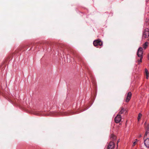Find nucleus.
<instances>
[{"label":"nucleus","instance_id":"nucleus-1","mask_svg":"<svg viewBox=\"0 0 149 149\" xmlns=\"http://www.w3.org/2000/svg\"><path fill=\"white\" fill-rule=\"evenodd\" d=\"M143 49L142 47H140L139 48L138 52L137 53V55L138 57H140V59H137V61L138 64H139L142 61V59L143 57Z\"/></svg>","mask_w":149,"mask_h":149},{"label":"nucleus","instance_id":"nucleus-2","mask_svg":"<svg viewBox=\"0 0 149 149\" xmlns=\"http://www.w3.org/2000/svg\"><path fill=\"white\" fill-rule=\"evenodd\" d=\"M149 36V29L147 28H146L144 31L143 34V38H148Z\"/></svg>","mask_w":149,"mask_h":149},{"label":"nucleus","instance_id":"nucleus-3","mask_svg":"<svg viewBox=\"0 0 149 149\" xmlns=\"http://www.w3.org/2000/svg\"><path fill=\"white\" fill-rule=\"evenodd\" d=\"M115 147V144L114 142L110 141L108 143L106 149H114Z\"/></svg>","mask_w":149,"mask_h":149},{"label":"nucleus","instance_id":"nucleus-4","mask_svg":"<svg viewBox=\"0 0 149 149\" xmlns=\"http://www.w3.org/2000/svg\"><path fill=\"white\" fill-rule=\"evenodd\" d=\"M93 45L94 46H96L97 45L102 46V42L99 40H95L93 42Z\"/></svg>","mask_w":149,"mask_h":149},{"label":"nucleus","instance_id":"nucleus-5","mask_svg":"<svg viewBox=\"0 0 149 149\" xmlns=\"http://www.w3.org/2000/svg\"><path fill=\"white\" fill-rule=\"evenodd\" d=\"M121 119V117L120 115L118 114L115 118V122L116 123H119Z\"/></svg>","mask_w":149,"mask_h":149},{"label":"nucleus","instance_id":"nucleus-6","mask_svg":"<svg viewBox=\"0 0 149 149\" xmlns=\"http://www.w3.org/2000/svg\"><path fill=\"white\" fill-rule=\"evenodd\" d=\"M131 96H132V93H131V92H128L127 94V96L126 97V99L125 100L126 102H128L130 100V99L131 98Z\"/></svg>","mask_w":149,"mask_h":149},{"label":"nucleus","instance_id":"nucleus-7","mask_svg":"<svg viewBox=\"0 0 149 149\" xmlns=\"http://www.w3.org/2000/svg\"><path fill=\"white\" fill-rule=\"evenodd\" d=\"M6 87L5 81H3L1 82L0 84V90L3 89Z\"/></svg>","mask_w":149,"mask_h":149},{"label":"nucleus","instance_id":"nucleus-8","mask_svg":"<svg viewBox=\"0 0 149 149\" xmlns=\"http://www.w3.org/2000/svg\"><path fill=\"white\" fill-rule=\"evenodd\" d=\"M6 98L10 102L12 103H14V100L12 96H6Z\"/></svg>","mask_w":149,"mask_h":149},{"label":"nucleus","instance_id":"nucleus-9","mask_svg":"<svg viewBox=\"0 0 149 149\" xmlns=\"http://www.w3.org/2000/svg\"><path fill=\"white\" fill-rule=\"evenodd\" d=\"M146 132L145 134L144 137V138L146 137L147 134H149V125H147L146 127Z\"/></svg>","mask_w":149,"mask_h":149},{"label":"nucleus","instance_id":"nucleus-10","mask_svg":"<svg viewBox=\"0 0 149 149\" xmlns=\"http://www.w3.org/2000/svg\"><path fill=\"white\" fill-rule=\"evenodd\" d=\"M144 144L146 147H149V138L146 139L144 140Z\"/></svg>","mask_w":149,"mask_h":149},{"label":"nucleus","instance_id":"nucleus-11","mask_svg":"<svg viewBox=\"0 0 149 149\" xmlns=\"http://www.w3.org/2000/svg\"><path fill=\"white\" fill-rule=\"evenodd\" d=\"M116 136L113 134H111L110 136V139L111 141H113L116 140Z\"/></svg>","mask_w":149,"mask_h":149},{"label":"nucleus","instance_id":"nucleus-12","mask_svg":"<svg viewBox=\"0 0 149 149\" xmlns=\"http://www.w3.org/2000/svg\"><path fill=\"white\" fill-rule=\"evenodd\" d=\"M125 111H126V112H127V111H126V109H125L124 108L122 107L121 108V110L119 112L118 114L120 115V114H122V113H123Z\"/></svg>","mask_w":149,"mask_h":149},{"label":"nucleus","instance_id":"nucleus-13","mask_svg":"<svg viewBox=\"0 0 149 149\" xmlns=\"http://www.w3.org/2000/svg\"><path fill=\"white\" fill-rule=\"evenodd\" d=\"M145 72L146 74V79H148V75H149V73L147 69L145 68Z\"/></svg>","mask_w":149,"mask_h":149},{"label":"nucleus","instance_id":"nucleus-14","mask_svg":"<svg viewBox=\"0 0 149 149\" xmlns=\"http://www.w3.org/2000/svg\"><path fill=\"white\" fill-rule=\"evenodd\" d=\"M148 42H146L143 45V47L144 49H146L148 46Z\"/></svg>","mask_w":149,"mask_h":149},{"label":"nucleus","instance_id":"nucleus-15","mask_svg":"<svg viewBox=\"0 0 149 149\" xmlns=\"http://www.w3.org/2000/svg\"><path fill=\"white\" fill-rule=\"evenodd\" d=\"M141 116H142V114L141 113H139V115H138V119L139 121L140 119Z\"/></svg>","mask_w":149,"mask_h":149},{"label":"nucleus","instance_id":"nucleus-16","mask_svg":"<svg viewBox=\"0 0 149 149\" xmlns=\"http://www.w3.org/2000/svg\"><path fill=\"white\" fill-rule=\"evenodd\" d=\"M148 21H149L148 19H147V18L145 20V22H146V23L148 22Z\"/></svg>","mask_w":149,"mask_h":149},{"label":"nucleus","instance_id":"nucleus-17","mask_svg":"<svg viewBox=\"0 0 149 149\" xmlns=\"http://www.w3.org/2000/svg\"><path fill=\"white\" fill-rule=\"evenodd\" d=\"M141 137V134H140L138 136V138H140Z\"/></svg>","mask_w":149,"mask_h":149},{"label":"nucleus","instance_id":"nucleus-18","mask_svg":"<svg viewBox=\"0 0 149 149\" xmlns=\"http://www.w3.org/2000/svg\"><path fill=\"white\" fill-rule=\"evenodd\" d=\"M120 141V139L118 140V141H117V146H118V143Z\"/></svg>","mask_w":149,"mask_h":149},{"label":"nucleus","instance_id":"nucleus-19","mask_svg":"<svg viewBox=\"0 0 149 149\" xmlns=\"http://www.w3.org/2000/svg\"><path fill=\"white\" fill-rule=\"evenodd\" d=\"M136 143V141L134 142L133 143V146H134L135 145Z\"/></svg>","mask_w":149,"mask_h":149},{"label":"nucleus","instance_id":"nucleus-20","mask_svg":"<svg viewBox=\"0 0 149 149\" xmlns=\"http://www.w3.org/2000/svg\"><path fill=\"white\" fill-rule=\"evenodd\" d=\"M137 139H136L135 140V141H136V142L137 141Z\"/></svg>","mask_w":149,"mask_h":149},{"label":"nucleus","instance_id":"nucleus-21","mask_svg":"<svg viewBox=\"0 0 149 149\" xmlns=\"http://www.w3.org/2000/svg\"><path fill=\"white\" fill-rule=\"evenodd\" d=\"M148 60H149V55L148 56Z\"/></svg>","mask_w":149,"mask_h":149},{"label":"nucleus","instance_id":"nucleus-22","mask_svg":"<svg viewBox=\"0 0 149 149\" xmlns=\"http://www.w3.org/2000/svg\"><path fill=\"white\" fill-rule=\"evenodd\" d=\"M148 1H149V0H148Z\"/></svg>","mask_w":149,"mask_h":149}]
</instances>
